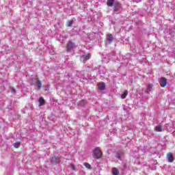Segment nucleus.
Returning <instances> with one entry per match:
<instances>
[{"label": "nucleus", "instance_id": "1", "mask_svg": "<svg viewBox=\"0 0 175 175\" xmlns=\"http://www.w3.org/2000/svg\"><path fill=\"white\" fill-rule=\"evenodd\" d=\"M102 150H100V148L99 147L95 148L92 152V155L94 159H100L102 158Z\"/></svg>", "mask_w": 175, "mask_h": 175}, {"label": "nucleus", "instance_id": "2", "mask_svg": "<svg viewBox=\"0 0 175 175\" xmlns=\"http://www.w3.org/2000/svg\"><path fill=\"white\" fill-rule=\"evenodd\" d=\"M159 84L162 88H165L167 85V79L165 77H161L159 80Z\"/></svg>", "mask_w": 175, "mask_h": 175}, {"label": "nucleus", "instance_id": "3", "mask_svg": "<svg viewBox=\"0 0 175 175\" xmlns=\"http://www.w3.org/2000/svg\"><path fill=\"white\" fill-rule=\"evenodd\" d=\"M166 159L170 163H172V162L174 161V157H173V153L172 152H168L166 154Z\"/></svg>", "mask_w": 175, "mask_h": 175}, {"label": "nucleus", "instance_id": "4", "mask_svg": "<svg viewBox=\"0 0 175 175\" xmlns=\"http://www.w3.org/2000/svg\"><path fill=\"white\" fill-rule=\"evenodd\" d=\"M75 46V43L72 42L71 41L68 42V44L66 46V51H72L73 50V46Z\"/></svg>", "mask_w": 175, "mask_h": 175}, {"label": "nucleus", "instance_id": "5", "mask_svg": "<svg viewBox=\"0 0 175 175\" xmlns=\"http://www.w3.org/2000/svg\"><path fill=\"white\" fill-rule=\"evenodd\" d=\"M51 162L53 165H57V163H59L60 159L59 157H54L51 158Z\"/></svg>", "mask_w": 175, "mask_h": 175}, {"label": "nucleus", "instance_id": "6", "mask_svg": "<svg viewBox=\"0 0 175 175\" xmlns=\"http://www.w3.org/2000/svg\"><path fill=\"white\" fill-rule=\"evenodd\" d=\"M107 40H108L109 43H112L114 40V37H113V34L109 33L107 35Z\"/></svg>", "mask_w": 175, "mask_h": 175}, {"label": "nucleus", "instance_id": "7", "mask_svg": "<svg viewBox=\"0 0 175 175\" xmlns=\"http://www.w3.org/2000/svg\"><path fill=\"white\" fill-rule=\"evenodd\" d=\"M98 90L100 91H105V90H106V85L105 84V83L98 84Z\"/></svg>", "mask_w": 175, "mask_h": 175}, {"label": "nucleus", "instance_id": "8", "mask_svg": "<svg viewBox=\"0 0 175 175\" xmlns=\"http://www.w3.org/2000/svg\"><path fill=\"white\" fill-rule=\"evenodd\" d=\"M38 102H39V105H38L39 107H40V106H43L44 103H46V100H44V98H43V97H40Z\"/></svg>", "mask_w": 175, "mask_h": 175}, {"label": "nucleus", "instance_id": "9", "mask_svg": "<svg viewBox=\"0 0 175 175\" xmlns=\"http://www.w3.org/2000/svg\"><path fill=\"white\" fill-rule=\"evenodd\" d=\"M112 174L113 175H119L120 170H118V169H117L116 167L112 168Z\"/></svg>", "mask_w": 175, "mask_h": 175}, {"label": "nucleus", "instance_id": "10", "mask_svg": "<svg viewBox=\"0 0 175 175\" xmlns=\"http://www.w3.org/2000/svg\"><path fill=\"white\" fill-rule=\"evenodd\" d=\"M154 131L156 132H162V131H163V127L162 126H156Z\"/></svg>", "mask_w": 175, "mask_h": 175}, {"label": "nucleus", "instance_id": "11", "mask_svg": "<svg viewBox=\"0 0 175 175\" xmlns=\"http://www.w3.org/2000/svg\"><path fill=\"white\" fill-rule=\"evenodd\" d=\"M82 58L85 59V61H88V59H90L91 58V53H88L87 55H83Z\"/></svg>", "mask_w": 175, "mask_h": 175}, {"label": "nucleus", "instance_id": "12", "mask_svg": "<svg viewBox=\"0 0 175 175\" xmlns=\"http://www.w3.org/2000/svg\"><path fill=\"white\" fill-rule=\"evenodd\" d=\"M36 81L38 90H40V88H42V82L40 81V80H39V78L36 79Z\"/></svg>", "mask_w": 175, "mask_h": 175}, {"label": "nucleus", "instance_id": "13", "mask_svg": "<svg viewBox=\"0 0 175 175\" xmlns=\"http://www.w3.org/2000/svg\"><path fill=\"white\" fill-rule=\"evenodd\" d=\"M107 5L109 7L113 6V5H114V0H107Z\"/></svg>", "mask_w": 175, "mask_h": 175}, {"label": "nucleus", "instance_id": "14", "mask_svg": "<svg viewBox=\"0 0 175 175\" xmlns=\"http://www.w3.org/2000/svg\"><path fill=\"white\" fill-rule=\"evenodd\" d=\"M128 96V90H125L124 92L121 95L122 99H125L126 96Z\"/></svg>", "mask_w": 175, "mask_h": 175}, {"label": "nucleus", "instance_id": "15", "mask_svg": "<svg viewBox=\"0 0 175 175\" xmlns=\"http://www.w3.org/2000/svg\"><path fill=\"white\" fill-rule=\"evenodd\" d=\"M119 8H120V3H115L113 11L117 12V10H118Z\"/></svg>", "mask_w": 175, "mask_h": 175}, {"label": "nucleus", "instance_id": "16", "mask_svg": "<svg viewBox=\"0 0 175 175\" xmlns=\"http://www.w3.org/2000/svg\"><path fill=\"white\" fill-rule=\"evenodd\" d=\"M66 25L67 27H72L73 25V21L72 20H69L66 22Z\"/></svg>", "mask_w": 175, "mask_h": 175}, {"label": "nucleus", "instance_id": "17", "mask_svg": "<svg viewBox=\"0 0 175 175\" xmlns=\"http://www.w3.org/2000/svg\"><path fill=\"white\" fill-rule=\"evenodd\" d=\"M84 166L87 167V169H92V167L88 163H84Z\"/></svg>", "mask_w": 175, "mask_h": 175}, {"label": "nucleus", "instance_id": "18", "mask_svg": "<svg viewBox=\"0 0 175 175\" xmlns=\"http://www.w3.org/2000/svg\"><path fill=\"white\" fill-rule=\"evenodd\" d=\"M14 147L15 148H18V147H20V142H15V143L14 144Z\"/></svg>", "mask_w": 175, "mask_h": 175}, {"label": "nucleus", "instance_id": "19", "mask_svg": "<svg viewBox=\"0 0 175 175\" xmlns=\"http://www.w3.org/2000/svg\"><path fill=\"white\" fill-rule=\"evenodd\" d=\"M85 103H87V102H86L85 100H81V101L79 102V105H80L81 106H84V105H85Z\"/></svg>", "mask_w": 175, "mask_h": 175}, {"label": "nucleus", "instance_id": "20", "mask_svg": "<svg viewBox=\"0 0 175 175\" xmlns=\"http://www.w3.org/2000/svg\"><path fill=\"white\" fill-rule=\"evenodd\" d=\"M70 166L72 170H76V166H75V164H70Z\"/></svg>", "mask_w": 175, "mask_h": 175}, {"label": "nucleus", "instance_id": "21", "mask_svg": "<svg viewBox=\"0 0 175 175\" xmlns=\"http://www.w3.org/2000/svg\"><path fill=\"white\" fill-rule=\"evenodd\" d=\"M148 90H151V88H152V85L151 83H149L148 85Z\"/></svg>", "mask_w": 175, "mask_h": 175}, {"label": "nucleus", "instance_id": "22", "mask_svg": "<svg viewBox=\"0 0 175 175\" xmlns=\"http://www.w3.org/2000/svg\"><path fill=\"white\" fill-rule=\"evenodd\" d=\"M116 158L120 159V158H121V154H120V153H118L117 155H116Z\"/></svg>", "mask_w": 175, "mask_h": 175}, {"label": "nucleus", "instance_id": "23", "mask_svg": "<svg viewBox=\"0 0 175 175\" xmlns=\"http://www.w3.org/2000/svg\"><path fill=\"white\" fill-rule=\"evenodd\" d=\"M12 94H15V92H16V90L13 88H12Z\"/></svg>", "mask_w": 175, "mask_h": 175}]
</instances>
